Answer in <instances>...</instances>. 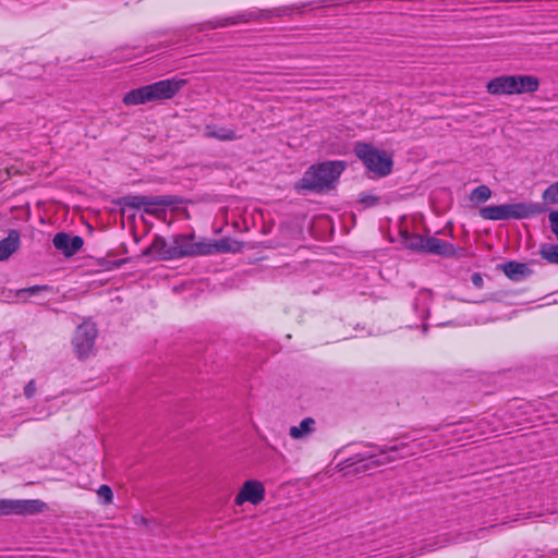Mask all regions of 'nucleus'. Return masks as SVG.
Wrapping results in <instances>:
<instances>
[{
    "instance_id": "nucleus-28",
    "label": "nucleus",
    "mask_w": 558,
    "mask_h": 558,
    "mask_svg": "<svg viewBox=\"0 0 558 558\" xmlns=\"http://www.w3.org/2000/svg\"><path fill=\"white\" fill-rule=\"evenodd\" d=\"M236 23H238V20H235L233 17H228V19L215 22V23L210 22V23H208V25H209L210 28H216V27H225V26H228V25H233V24H236Z\"/></svg>"
},
{
    "instance_id": "nucleus-14",
    "label": "nucleus",
    "mask_w": 558,
    "mask_h": 558,
    "mask_svg": "<svg viewBox=\"0 0 558 558\" xmlns=\"http://www.w3.org/2000/svg\"><path fill=\"white\" fill-rule=\"evenodd\" d=\"M487 92L492 95H512L515 87V75H501L487 84Z\"/></svg>"
},
{
    "instance_id": "nucleus-30",
    "label": "nucleus",
    "mask_w": 558,
    "mask_h": 558,
    "mask_svg": "<svg viewBox=\"0 0 558 558\" xmlns=\"http://www.w3.org/2000/svg\"><path fill=\"white\" fill-rule=\"evenodd\" d=\"M36 390L37 388L35 380H29L24 387V395L26 398H32L36 393Z\"/></svg>"
},
{
    "instance_id": "nucleus-9",
    "label": "nucleus",
    "mask_w": 558,
    "mask_h": 558,
    "mask_svg": "<svg viewBox=\"0 0 558 558\" xmlns=\"http://www.w3.org/2000/svg\"><path fill=\"white\" fill-rule=\"evenodd\" d=\"M46 504L40 500H1L0 514H36L45 511Z\"/></svg>"
},
{
    "instance_id": "nucleus-8",
    "label": "nucleus",
    "mask_w": 558,
    "mask_h": 558,
    "mask_svg": "<svg viewBox=\"0 0 558 558\" xmlns=\"http://www.w3.org/2000/svg\"><path fill=\"white\" fill-rule=\"evenodd\" d=\"M97 335L96 325L92 322H84L76 328L72 344L78 359L84 360L94 354Z\"/></svg>"
},
{
    "instance_id": "nucleus-12",
    "label": "nucleus",
    "mask_w": 558,
    "mask_h": 558,
    "mask_svg": "<svg viewBox=\"0 0 558 558\" xmlns=\"http://www.w3.org/2000/svg\"><path fill=\"white\" fill-rule=\"evenodd\" d=\"M53 245L64 255L71 256L74 255L83 246V240L81 236H71L66 233L60 232L54 235Z\"/></svg>"
},
{
    "instance_id": "nucleus-1",
    "label": "nucleus",
    "mask_w": 558,
    "mask_h": 558,
    "mask_svg": "<svg viewBox=\"0 0 558 558\" xmlns=\"http://www.w3.org/2000/svg\"><path fill=\"white\" fill-rule=\"evenodd\" d=\"M418 441L416 439L412 440V445L402 442L400 445H395L390 447H378L373 444L366 445L369 449L364 452H359L351 457L348 462L349 466L361 464L356 468V471H367L375 468H379L386 465L388 463L393 462L397 458L392 456V453L403 452L398 458H405L408 456H412L417 453L420 447L417 446Z\"/></svg>"
},
{
    "instance_id": "nucleus-18",
    "label": "nucleus",
    "mask_w": 558,
    "mask_h": 558,
    "mask_svg": "<svg viewBox=\"0 0 558 558\" xmlns=\"http://www.w3.org/2000/svg\"><path fill=\"white\" fill-rule=\"evenodd\" d=\"M204 136L222 142L235 141L241 137L235 133V131L217 124H207L204 129Z\"/></svg>"
},
{
    "instance_id": "nucleus-31",
    "label": "nucleus",
    "mask_w": 558,
    "mask_h": 558,
    "mask_svg": "<svg viewBox=\"0 0 558 558\" xmlns=\"http://www.w3.org/2000/svg\"><path fill=\"white\" fill-rule=\"evenodd\" d=\"M362 202L365 203L367 206H373L376 204L377 198L374 196H366L362 198Z\"/></svg>"
},
{
    "instance_id": "nucleus-17",
    "label": "nucleus",
    "mask_w": 558,
    "mask_h": 558,
    "mask_svg": "<svg viewBox=\"0 0 558 558\" xmlns=\"http://www.w3.org/2000/svg\"><path fill=\"white\" fill-rule=\"evenodd\" d=\"M316 432V421L306 417L299 425L289 428V436L294 440H305Z\"/></svg>"
},
{
    "instance_id": "nucleus-21",
    "label": "nucleus",
    "mask_w": 558,
    "mask_h": 558,
    "mask_svg": "<svg viewBox=\"0 0 558 558\" xmlns=\"http://www.w3.org/2000/svg\"><path fill=\"white\" fill-rule=\"evenodd\" d=\"M504 271L510 279L513 280H519L520 278L530 274L527 265L515 262L507 263L504 266Z\"/></svg>"
},
{
    "instance_id": "nucleus-29",
    "label": "nucleus",
    "mask_w": 558,
    "mask_h": 558,
    "mask_svg": "<svg viewBox=\"0 0 558 558\" xmlns=\"http://www.w3.org/2000/svg\"><path fill=\"white\" fill-rule=\"evenodd\" d=\"M548 219L550 221L551 230L558 239V211L550 213Z\"/></svg>"
},
{
    "instance_id": "nucleus-11",
    "label": "nucleus",
    "mask_w": 558,
    "mask_h": 558,
    "mask_svg": "<svg viewBox=\"0 0 558 558\" xmlns=\"http://www.w3.org/2000/svg\"><path fill=\"white\" fill-rule=\"evenodd\" d=\"M130 206L144 208L145 213L154 215L159 219H163L166 217L165 206L169 203L165 198H153L147 196H133L128 202Z\"/></svg>"
},
{
    "instance_id": "nucleus-24",
    "label": "nucleus",
    "mask_w": 558,
    "mask_h": 558,
    "mask_svg": "<svg viewBox=\"0 0 558 558\" xmlns=\"http://www.w3.org/2000/svg\"><path fill=\"white\" fill-rule=\"evenodd\" d=\"M492 196V191L486 185H480L476 189H474L470 195V199L474 203H484L488 201Z\"/></svg>"
},
{
    "instance_id": "nucleus-6",
    "label": "nucleus",
    "mask_w": 558,
    "mask_h": 558,
    "mask_svg": "<svg viewBox=\"0 0 558 558\" xmlns=\"http://www.w3.org/2000/svg\"><path fill=\"white\" fill-rule=\"evenodd\" d=\"M354 150L365 167L375 175L385 177L390 173L392 160L386 151L364 143L356 144Z\"/></svg>"
},
{
    "instance_id": "nucleus-3",
    "label": "nucleus",
    "mask_w": 558,
    "mask_h": 558,
    "mask_svg": "<svg viewBox=\"0 0 558 558\" xmlns=\"http://www.w3.org/2000/svg\"><path fill=\"white\" fill-rule=\"evenodd\" d=\"M344 168L342 161H327L313 166L304 173L299 186L316 192L332 189Z\"/></svg>"
},
{
    "instance_id": "nucleus-13",
    "label": "nucleus",
    "mask_w": 558,
    "mask_h": 558,
    "mask_svg": "<svg viewBox=\"0 0 558 558\" xmlns=\"http://www.w3.org/2000/svg\"><path fill=\"white\" fill-rule=\"evenodd\" d=\"M206 255L217 253H238L242 250L243 244L230 238H223L219 241H210L205 239Z\"/></svg>"
},
{
    "instance_id": "nucleus-2",
    "label": "nucleus",
    "mask_w": 558,
    "mask_h": 558,
    "mask_svg": "<svg viewBox=\"0 0 558 558\" xmlns=\"http://www.w3.org/2000/svg\"><path fill=\"white\" fill-rule=\"evenodd\" d=\"M184 85L182 80H163L150 85L142 86L126 93L123 104L126 106L144 105L172 98Z\"/></svg>"
},
{
    "instance_id": "nucleus-27",
    "label": "nucleus",
    "mask_w": 558,
    "mask_h": 558,
    "mask_svg": "<svg viewBox=\"0 0 558 558\" xmlns=\"http://www.w3.org/2000/svg\"><path fill=\"white\" fill-rule=\"evenodd\" d=\"M97 495L102 498L104 504L109 505L113 500V494L108 485H101L97 490Z\"/></svg>"
},
{
    "instance_id": "nucleus-26",
    "label": "nucleus",
    "mask_w": 558,
    "mask_h": 558,
    "mask_svg": "<svg viewBox=\"0 0 558 558\" xmlns=\"http://www.w3.org/2000/svg\"><path fill=\"white\" fill-rule=\"evenodd\" d=\"M543 197L546 202L558 203V182L548 186Z\"/></svg>"
},
{
    "instance_id": "nucleus-10",
    "label": "nucleus",
    "mask_w": 558,
    "mask_h": 558,
    "mask_svg": "<svg viewBox=\"0 0 558 558\" xmlns=\"http://www.w3.org/2000/svg\"><path fill=\"white\" fill-rule=\"evenodd\" d=\"M265 498V487L263 483L256 480L244 482L239 494L235 496V505L242 506L244 502L258 505Z\"/></svg>"
},
{
    "instance_id": "nucleus-16",
    "label": "nucleus",
    "mask_w": 558,
    "mask_h": 558,
    "mask_svg": "<svg viewBox=\"0 0 558 558\" xmlns=\"http://www.w3.org/2000/svg\"><path fill=\"white\" fill-rule=\"evenodd\" d=\"M171 253V243L168 244L167 241L159 235H156L153 243L143 251L144 256H154L155 258L161 260H170L172 257H168V254Z\"/></svg>"
},
{
    "instance_id": "nucleus-23",
    "label": "nucleus",
    "mask_w": 558,
    "mask_h": 558,
    "mask_svg": "<svg viewBox=\"0 0 558 558\" xmlns=\"http://www.w3.org/2000/svg\"><path fill=\"white\" fill-rule=\"evenodd\" d=\"M50 287L48 286H33L25 289H20L16 291V298L25 301L28 298L38 296L41 292L50 291Z\"/></svg>"
},
{
    "instance_id": "nucleus-20",
    "label": "nucleus",
    "mask_w": 558,
    "mask_h": 558,
    "mask_svg": "<svg viewBox=\"0 0 558 558\" xmlns=\"http://www.w3.org/2000/svg\"><path fill=\"white\" fill-rule=\"evenodd\" d=\"M19 245V233L11 231L5 239L0 241V260L8 259L17 250Z\"/></svg>"
},
{
    "instance_id": "nucleus-4",
    "label": "nucleus",
    "mask_w": 558,
    "mask_h": 558,
    "mask_svg": "<svg viewBox=\"0 0 558 558\" xmlns=\"http://www.w3.org/2000/svg\"><path fill=\"white\" fill-rule=\"evenodd\" d=\"M487 424L488 423L485 418L478 421L476 424L473 422L448 424L438 436L441 439H428L418 441L417 446L420 447L421 451H426L436 448L439 445L448 444L451 439L460 441L464 438H473V435L464 436V434H469L475 428L480 429L481 434H485Z\"/></svg>"
},
{
    "instance_id": "nucleus-15",
    "label": "nucleus",
    "mask_w": 558,
    "mask_h": 558,
    "mask_svg": "<svg viewBox=\"0 0 558 558\" xmlns=\"http://www.w3.org/2000/svg\"><path fill=\"white\" fill-rule=\"evenodd\" d=\"M425 252L439 256L451 257L454 256L456 248L449 242L442 241L436 236H427L425 242Z\"/></svg>"
},
{
    "instance_id": "nucleus-7",
    "label": "nucleus",
    "mask_w": 558,
    "mask_h": 558,
    "mask_svg": "<svg viewBox=\"0 0 558 558\" xmlns=\"http://www.w3.org/2000/svg\"><path fill=\"white\" fill-rule=\"evenodd\" d=\"M205 239L195 241V235L191 234H178L172 238L171 241V253L168 257L172 259L194 256H205Z\"/></svg>"
},
{
    "instance_id": "nucleus-25",
    "label": "nucleus",
    "mask_w": 558,
    "mask_h": 558,
    "mask_svg": "<svg viewBox=\"0 0 558 558\" xmlns=\"http://www.w3.org/2000/svg\"><path fill=\"white\" fill-rule=\"evenodd\" d=\"M539 254L547 262H549L551 264H558V245H556V244L543 245Z\"/></svg>"
},
{
    "instance_id": "nucleus-5",
    "label": "nucleus",
    "mask_w": 558,
    "mask_h": 558,
    "mask_svg": "<svg viewBox=\"0 0 558 558\" xmlns=\"http://www.w3.org/2000/svg\"><path fill=\"white\" fill-rule=\"evenodd\" d=\"M538 213L537 205L526 203L494 205L480 209L481 217L488 220L523 219Z\"/></svg>"
},
{
    "instance_id": "nucleus-22",
    "label": "nucleus",
    "mask_w": 558,
    "mask_h": 558,
    "mask_svg": "<svg viewBox=\"0 0 558 558\" xmlns=\"http://www.w3.org/2000/svg\"><path fill=\"white\" fill-rule=\"evenodd\" d=\"M404 244L412 250H418L425 252V242L427 236H422L417 234L402 233Z\"/></svg>"
},
{
    "instance_id": "nucleus-19",
    "label": "nucleus",
    "mask_w": 558,
    "mask_h": 558,
    "mask_svg": "<svg viewBox=\"0 0 558 558\" xmlns=\"http://www.w3.org/2000/svg\"><path fill=\"white\" fill-rule=\"evenodd\" d=\"M539 87V81L533 75H515L514 94L533 93Z\"/></svg>"
},
{
    "instance_id": "nucleus-32",
    "label": "nucleus",
    "mask_w": 558,
    "mask_h": 558,
    "mask_svg": "<svg viewBox=\"0 0 558 558\" xmlns=\"http://www.w3.org/2000/svg\"><path fill=\"white\" fill-rule=\"evenodd\" d=\"M472 281L475 286H481L483 280L478 274H474L472 276Z\"/></svg>"
}]
</instances>
